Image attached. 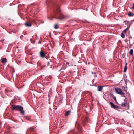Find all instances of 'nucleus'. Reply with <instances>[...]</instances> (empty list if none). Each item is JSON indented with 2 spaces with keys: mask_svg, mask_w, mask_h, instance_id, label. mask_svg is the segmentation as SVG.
<instances>
[{
  "mask_svg": "<svg viewBox=\"0 0 134 134\" xmlns=\"http://www.w3.org/2000/svg\"><path fill=\"white\" fill-rule=\"evenodd\" d=\"M130 26L127 27L126 28L125 30H124L122 32H123L125 34L126 33L127 31L128 30Z\"/></svg>",
  "mask_w": 134,
  "mask_h": 134,
  "instance_id": "obj_13",
  "label": "nucleus"
},
{
  "mask_svg": "<svg viewBox=\"0 0 134 134\" xmlns=\"http://www.w3.org/2000/svg\"><path fill=\"white\" fill-rule=\"evenodd\" d=\"M127 102L125 103H122L121 106L122 107H126L127 105Z\"/></svg>",
  "mask_w": 134,
  "mask_h": 134,
  "instance_id": "obj_16",
  "label": "nucleus"
},
{
  "mask_svg": "<svg viewBox=\"0 0 134 134\" xmlns=\"http://www.w3.org/2000/svg\"><path fill=\"white\" fill-rule=\"evenodd\" d=\"M40 54L41 57L44 58L46 56V54L42 50H41L40 52Z\"/></svg>",
  "mask_w": 134,
  "mask_h": 134,
  "instance_id": "obj_4",
  "label": "nucleus"
},
{
  "mask_svg": "<svg viewBox=\"0 0 134 134\" xmlns=\"http://www.w3.org/2000/svg\"><path fill=\"white\" fill-rule=\"evenodd\" d=\"M133 53V49H131L129 52V53L130 55H132Z\"/></svg>",
  "mask_w": 134,
  "mask_h": 134,
  "instance_id": "obj_14",
  "label": "nucleus"
},
{
  "mask_svg": "<svg viewBox=\"0 0 134 134\" xmlns=\"http://www.w3.org/2000/svg\"><path fill=\"white\" fill-rule=\"evenodd\" d=\"M129 98H130L129 99H128V100H131V98H130V97Z\"/></svg>",
  "mask_w": 134,
  "mask_h": 134,
  "instance_id": "obj_28",
  "label": "nucleus"
},
{
  "mask_svg": "<svg viewBox=\"0 0 134 134\" xmlns=\"http://www.w3.org/2000/svg\"><path fill=\"white\" fill-rule=\"evenodd\" d=\"M58 25L57 24L55 25L54 26V28H55V29H57L58 28Z\"/></svg>",
  "mask_w": 134,
  "mask_h": 134,
  "instance_id": "obj_19",
  "label": "nucleus"
},
{
  "mask_svg": "<svg viewBox=\"0 0 134 134\" xmlns=\"http://www.w3.org/2000/svg\"><path fill=\"white\" fill-rule=\"evenodd\" d=\"M77 128L79 131H81L82 130V128L80 125H78L77 126Z\"/></svg>",
  "mask_w": 134,
  "mask_h": 134,
  "instance_id": "obj_8",
  "label": "nucleus"
},
{
  "mask_svg": "<svg viewBox=\"0 0 134 134\" xmlns=\"http://www.w3.org/2000/svg\"><path fill=\"white\" fill-rule=\"evenodd\" d=\"M49 62L48 63V65H49Z\"/></svg>",
  "mask_w": 134,
  "mask_h": 134,
  "instance_id": "obj_27",
  "label": "nucleus"
},
{
  "mask_svg": "<svg viewBox=\"0 0 134 134\" xmlns=\"http://www.w3.org/2000/svg\"><path fill=\"white\" fill-rule=\"evenodd\" d=\"M89 119V118L88 117H86V120L83 122V125L85 126L87 124V122H88Z\"/></svg>",
  "mask_w": 134,
  "mask_h": 134,
  "instance_id": "obj_6",
  "label": "nucleus"
},
{
  "mask_svg": "<svg viewBox=\"0 0 134 134\" xmlns=\"http://www.w3.org/2000/svg\"><path fill=\"white\" fill-rule=\"evenodd\" d=\"M33 128L32 129V130H33Z\"/></svg>",
  "mask_w": 134,
  "mask_h": 134,
  "instance_id": "obj_29",
  "label": "nucleus"
},
{
  "mask_svg": "<svg viewBox=\"0 0 134 134\" xmlns=\"http://www.w3.org/2000/svg\"><path fill=\"white\" fill-rule=\"evenodd\" d=\"M80 98V97L79 96H76L75 98V100H81V99H78V98Z\"/></svg>",
  "mask_w": 134,
  "mask_h": 134,
  "instance_id": "obj_17",
  "label": "nucleus"
},
{
  "mask_svg": "<svg viewBox=\"0 0 134 134\" xmlns=\"http://www.w3.org/2000/svg\"><path fill=\"white\" fill-rule=\"evenodd\" d=\"M12 109L14 110H16L18 111H20L21 113L24 115V112L23 110V108L20 105H13L12 106Z\"/></svg>",
  "mask_w": 134,
  "mask_h": 134,
  "instance_id": "obj_2",
  "label": "nucleus"
},
{
  "mask_svg": "<svg viewBox=\"0 0 134 134\" xmlns=\"http://www.w3.org/2000/svg\"><path fill=\"white\" fill-rule=\"evenodd\" d=\"M125 34L123 32L121 33V36L122 38H124L125 37Z\"/></svg>",
  "mask_w": 134,
  "mask_h": 134,
  "instance_id": "obj_15",
  "label": "nucleus"
},
{
  "mask_svg": "<svg viewBox=\"0 0 134 134\" xmlns=\"http://www.w3.org/2000/svg\"><path fill=\"white\" fill-rule=\"evenodd\" d=\"M103 89V86H99L98 87V91H102Z\"/></svg>",
  "mask_w": 134,
  "mask_h": 134,
  "instance_id": "obj_10",
  "label": "nucleus"
},
{
  "mask_svg": "<svg viewBox=\"0 0 134 134\" xmlns=\"http://www.w3.org/2000/svg\"><path fill=\"white\" fill-rule=\"evenodd\" d=\"M54 10L55 11V18L60 20H62L65 18V16L61 14L60 9L59 7L56 6Z\"/></svg>",
  "mask_w": 134,
  "mask_h": 134,
  "instance_id": "obj_1",
  "label": "nucleus"
},
{
  "mask_svg": "<svg viewBox=\"0 0 134 134\" xmlns=\"http://www.w3.org/2000/svg\"><path fill=\"white\" fill-rule=\"evenodd\" d=\"M127 69V66H125L124 67V72H125L126 71Z\"/></svg>",
  "mask_w": 134,
  "mask_h": 134,
  "instance_id": "obj_18",
  "label": "nucleus"
},
{
  "mask_svg": "<svg viewBox=\"0 0 134 134\" xmlns=\"http://www.w3.org/2000/svg\"><path fill=\"white\" fill-rule=\"evenodd\" d=\"M127 63H125V66H127Z\"/></svg>",
  "mask_w": 134,
  "mask_h": 134,
  "instance_id": "obj_23",
  "label": "nucleus"
},
{
  "mask_svg": "<svg viewBox=\"0 0 134 134\" xmlns=\"http://www.w3.org/2000/svg\"><path fill=\"white\" fill-rule=\"evenodd\" d=\"M132 8L133 9H134V3L133 4Z\"/></svg>",
  "mask_w": 134,
  "mask_h": 134,
  "instance_id": "obj_22",
  "label": "nucleus"
},
{
  "mask_svg": "<svg viewBox=\"0 0 134 134\" xmlns=\"http://www.w3.org/2000/svg\"><path fill=\"white\" fill-rule=\"evenodd\" d=\"M23 37V35H21V36H20V38H21L22 37Z\"/></svg>",
  "mask_w": 134,
  "mask_h": 134,
  "instance_id": "obj_24",
  "label": "nucleus"
},
{
  "mask_svg": "<svg viewBox=\"0 0 134 134\" xmlns=\"http://www.w3.org/2000/svg\"><path fill=\"white\" fill-rule=\"evenodd\" d=\"M114 100H116V97H115L114 98Z\"/></svg>",
  "mask_w": 134,
  "mask_h": 134,
  "instance_id": "obj_25",
  "label": "nucleus"
},
{
  "mask_svg": "<svg viewBox=\"0 0 134 134\" xmlns=\"http://www.w3.org/2000/svg\"><path fill=\"white\" fill-rule=\"evenodd\" d=\"M115 90L116 93L118 94L124 96V94L120 88H115Z\"/></svg>",
  "mask_w": 134,
  "mask_h": 134,
  "instance_id": "obj_3",
  "label": "nucleus"
},
{
  "mask_svg": "<svg viewBox=\"0 0 134 134\" xmlns=\"http://www.w3.org/2000/svg\"><path fill=\"white\" fill-rule=\"evenodd\" d=\"M110 103L112 108L115 109L118 108V106L115 105L112 102H110Z\"/></svg>",
  "mask_w": 134,
  "mask_h": 134,
  "instance_id": "obj_5",
  "label": "nucleus"
},
{
  "mask_svg": "<svg viewBox=\"0 0 134 134\" xmlns=\"http://www.w3.org/2000/svg\"><path fill=\"white\" fill-rule=\"evenodd\" d=\"M71 113V111H67L65 114V115L66 116H67L70 115Z\"/></svg>",
  "mask_w": 134,
  "mask_h": 134,
  "instance_id": "obj_12",
  "label": "nucleus"
},
{
  "mask_svg": "<svg viewBox=\"0 0 134 134\" xmlns=\"http://www.w3.org/2000/svg\"><path fill=\"white\" fill-rule=\"evenodd\" d=\"M7 60L6 58H4L2 59V62L3 63H5L6 62Z\"/></svg>",
  "mask_w": 134,
  "mask_h": 134,
  "instance_id": "obj_11",
  "label": "nucleus"
},
{
  "mask_svg": "<svg viewBox=\"0 0 134 134\" xmlns=\"http://www.w3.org/2000/svg\"><path fill=\"white\" fill-rule=\"evenodd\" d=\"M27 119L28 120H30V118H27Z\"/></svg>",
  "mask_w": 134,
  "mask_h": 134,
  "instance_id": "obj_26",
  "label": "nucleus"
},
{
  "mask_svg": "<svg viewBox=\"0 0 134 134\" xmlns=\"http://www.w3.org/2000/svg\"><path fill=\"white\" fill-rule=\"evenodd\" d=\"M128 15L129 16H133L134 15V14L133 13L131 12H129L128 14Z\"/></svg>",
  "mask_w": 134,
  "mask_h": 134,
  "instance_id": "obj_9",
  "label": "nucleus"
},
{
  "mask_svg": "<svg viewBox=\"0 0 134 134\" xmlns=\"http://www.w3.org/2000/svg\"><path fill=\"white\" fill-rule=\"evenodd\" d=\"M25 25L27 27H30L31 26L32 24L31 23L26 22L25 24Z\"/></svg>",
  "mask_w": 134,
  "mask_h": 134,
  "instance_id": "obj_7",
  "label": "nucleus"
},
{
  "mask_svg": "<svg viewBox=\"0 0 134 134\" xmlns=\"http://www.w3.org/2000/svg\"><path fill=\"white\" fill-rule=\"evenodd\" d=\"M127 87H126V88H125V87H124V90L125 91H127Z\"/></svg>",
  "mask_w": 134,
  "mask_h": 134,
  "instance_id": "obj_21",
  "label": "nucleus"
},
{
  "mask_svg": "<svg viewBox=\"0 0 134 134\" xmlns=\"http://www.w3.org/2000/svg\"><path fill=\"white\" fill-rule=\"evenodd\" d=\"M5 92L6 93H8L9 92H10V91H9L8 90H7V89H6L5 90Z\"/></svg>",
  "mask_w": 134,
  "mask_h": 134,
  "instance_id": "obj_20",
  "label": "nucleus"
}]
</instances>
